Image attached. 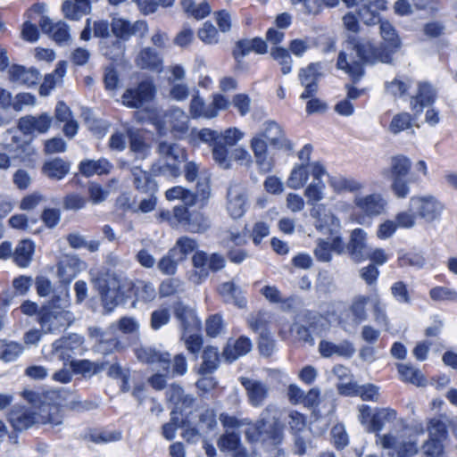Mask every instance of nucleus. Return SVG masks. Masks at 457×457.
I'll return each mask as SVG.
<instances>
[{
  "instance_id": "1",
  "label": "nucleus",
  "mask_w": 457,
  "mask_h": 457,
  "mask_svg": "<svg viewBox=\"0 0 457 457\" xmlns=\"http://www.w3.org/2000/svg\"><path fill=\"white\" fill-rule=\"evenodd\" d=\"M38 410L34 407L15 405L8 415V420L16 431H24L36 424H48L52 428L62 424V414L60 407L65 406L75 411L92 410L96 405L82 402L72 393L65 389H51L44 392L39 397Z\"/></svg>"
},
{
  "instance_id": "2",
  "label": "nucleus",
  "mask_w": 457,
  "mask_h": 457,
  "mask_svg": "<svg viewBox=\"0 0 457 457\" xmlns=\"http://www.w3.org/2000/svg\"><path fill=\"white\" fill-rule=\"evenodd\" d=\"M219 420L227 431L247 426L245 435L246 440L251 443L261 442L278 445L284 437L283 426L279 422L277 409L273 405H268L256 422H251L247 419L238 420L226 413H221Z\"/></svg>"
},
{
  "instance_id": "3",
  "label": "nucleus",
  "mask_w": 457,
  "mask_h": 457,
  "mask_svg": "<svg viewBox=\"0 0 457 457\" xmlns=\"http://www.w3.org/2000/svg\"><path fill=\"white\" fill-rule=\"evenodd\" d=\"M397 412L391 408L378 409L372 415L370 432H376V442L384 449L392 450L399 457H411L418 453V438L409 433L408 428L403 429L397 435L387 433L380 435L386 424L396 420Z\"/></svg>"
},
{
  "instance_id": "4",
  "label": "nucleus",
  "mask_w": 457,
  "mask_h": 457,
  "mask_svg": "<svg viewBox=\"0 0 457 457\" xmlns=\"http://www.w3.org/2000/svg\"><path fill=\"white\" fill-rule=\"evenodd\" d=\"M390 62L389 53H378L370 43H361L352 39L347 41L340 51L337 68L347 74L353 82L359 81L364 75V64Z\"/></svg>"
},
{
  "instance_id": "5",
  "label": "nucleus",
  "mask_w": 457,
  "mask_h": 457,
  "mask_svg": "<svg viewBox=\"0 0 457 457\" xmlns=\"http://www.w3.org/2000/svg\"><path fill=\"white\" fill-rule=\"evenodd\" d=\"M325 188L323 181H312L306 187L304 195L307 198V204L313 206L311 209V216L315 220L316 228L333 234L340 228L339 219L330 212H327L325 205L317 204L324 199Z\"/></svg>"
},
{
  "instance_id": "6",
  "label": "nucleus",
  "mask_w": 457,
  "mask_h": 457,
  "mask_svg": "<svg viewBox=\"0 0 457 457\" xmlns=\"http://www.w3.org/2000/svg\"><path fill=\"white\" fill-rule=\"evenodd\" d=\"M91 281L101 295L104 309L111 312L117 305V300L126 295L125 288L130 281L114 271L105 270L96 274L91 272Z\"/></svg>"
},
{
  "instance_id": "7",
  "label": "nucleus",
  "mask_w": 457,
  "mask_h": 457,
  "mask_svg": "<svg viewBox=\"0 0 457 457\" xmlns=\"http://www.w3.org/2000/svg\"><path fill=\"white\" fill-rule=\"evenodd\" d=\"M112 31L117 38L128 40L132 36L144 37L148 31V25L145 21H137L134 23L122 18H113L112 21ZM104 54L110 59L117 60L124 52V47L119 39L112 42V46H103Z\"/></svg>"
},
{
  "instance_id": "8",
  "label": "nucleus",
  "mask_w": 457,
  "mask_h": 457,
  "mask_svg": "<svg viewBox=\"0 0 457 457\" xmlns=\"http://www.w3.org/2000/svg\"><path fill=\"white\" fill-rule=\"evenodd\" d=\"M161 159L153 164L154 175L177 178L180 175V164L187 160V154L180 145L175 143L161 142L158 145Z\"/></svg>"
},
{
  "instance_id": "9",
  "label": "nucleus",
  "mask_w": 457,
  "mask_h": 457,
  "mask_svg": "<svg viewBox=\"0 0 457 457\" xmlns=\"http://www.w3.org/2000/svg\"><path fill=\"white\" fill-rule=\"evenodd\" d=\"M411 167V160L403 154L391 157L390 167L383 174L391 180V190L397 198H406L410 194L408 175Z\"/></svg>"
},
{
  "instance_id": "10",
  "label": "nucleus",
  "mask_w": 457,
  "mask_h": 457,
  "mask_svg": "<svg viewBox=\"0 0 457 457\" xmlns=\"http://www.w3.org/2000/svg\"><path fill=\"white\" fill-rule=\"evenodd\" d=\"M386 205V200L379 193L361 195L357 192L353 195V207L356 212H353L351 220L359 224H365L368 219L384 213Z\"/></svg>"
},
{
  "instance_id": "11",
  "label": "nucleus",
  "mask_w": 457,
  "mask_h": 457,
  "mask_svg": "<svg viewBox=\"0 0 457 457\" xmlns=\"http://www.w3.org/2000/svg\"><path fill=\"white\" fill-rule=\"evenodd\" d=\"M56 304L54 302L51 305L45 307L40 314V324L46 332L55 333L66 329L74 320V315L66 310L67 301L57 298Z\"/></svg>"
},
{
  "instance_id": "12",
  "label": "nucleus",
  "mask_w": 457,
  "mask_h": 457,
  "mask_svg": "<svg viewBox=\"0 0 457 457\" xmlns=\"http://www.w3.org/2000/svg\"><path fill=\"white\" fill-rule=\"evenodd\" d=\"M149 119L160 133H163L165 129H170L177 135L181 136L188 129V116L180 109H173L165 113L160 111H153Z\"/></svg>"
},
{
  "instance_id": "13",
  "label": "nucleus",
  "mask_w": 457,
  "mask_h": 457,
  "mask_svg": "<svg viewBox=\"0 0 457 457\" xmlns=\"http://www.w3.org/2000/svg\"><path fill=\"white\" fill-rule=\"evenodd\" d=\"M409 207L418 218L426 222H433L441 217L445 205L432 195H413L409 200Z\"/></svg>"
},
{
  "instance_id": "14",
  "label": "nucleus",
  "mask_w": 457,
  "mask_h": 457,
  "mask_svg": "<svg viewBox=\"0 0 457 457\" xmlns=\"http://www.w3.org/2000/svg\"><path fill=\"white\" fill-rule=\"evenodd\" d=\"M84 339L78 334H71L55 340L52 345V354L54 357L63 361L75 364L74 357L83 352Z\"/></svg>"
},
{
  "instance_id": "15",
  "label": "nucleus",
  "mask_w": 457,
  "mask_h": 457,
  "mask_svg": "<svg viewBox=\"0 0 457 457\" xmlns=\"http://www.w3.org/2000/svg\"><path fill=\"white\" fill-rule=\"evenodd\" d=\"M323 64L321 62H312L307 67L299 71L298 78L300 83L304 87L301 94V99L312 97L318 89V80L322 76Z\"/></svg>"
},
{
  "instance_id": "16",
  "label": "nucleus",
  "mask_w": 457,
  "mask_h": 457,
  "mask_svg": "<svg viewBox=\"0 0 457 457\" xmlns=\"http://www.w3.org/2000/svg\"><path fill=\"white\" fill-rule=\"evenodd\" d=\"M155 88L152 82L143 81L136 88H129L122 96L123 104L129 108H140L151 101Z\"/></svg>"
},
{
  "instance_id": "17",
  "label": "nucleus",
  "mask_w": 457,
  "mask_h": 457,
  "mask_svg": "<svg viewBox=\"0 0 457 457\" xmlns=\"http://www.w3.org/2000/svg\"><path fill=\"white\" fill-rule=\"evenodd\" d=\"M247 208V197L243 186L231 185L227 193V210L233 219L241 218Z\"/></svg>"
},
{
  "instance_id": "18",
  "label": "nucleus",
  "mask_w": 457,
  "mask_h": 457,
  "mask_svg": "<svg viewBox=\"0 0 457 457\" xmlns=\"http://www.w3.org/2000/svg\"><path fill=\"white\" fill-rule=\"evenodd\" d=\"M137 358L148 364L156 365L159 370L170 373V354L167 352H160L155 348L147 345H142L135 350Z\"/></svg>"
},
{
  "instance_id": "19",
  "label": "nucleus",
  "mask_w": 457,
  "mask_h": 457,
  "mask_svg": "<svg viewBox=\"0 0 457 457\" xmlns=\"http://www.w3.org/2000/svg\"><path fill=\"white\" fill-rule=\"evenodd\" d=\"M386 8V0H358L357 14L364 24L373 25L380 21L379 12Z\"/></svg>"
},
{
  "instance_id": "20",
  "label": "nucleus",
  "mask_w": 457,
  "mask_h": 457,
  "mask_svg": "<svg viewBox=\"0 0 457 457\" xmlns=\"http://www.w3.org/2000/svg\"><path fill=\"white\" fill-rule=\"evenodd\" d=\"M411 108L416 113H420L426 106L430 105L436 98L434 87L426 82H418L415 91L411 94Z\"/></svg>"
},
{
  "instance_id": "21",
  "label": "nucleus",
  "mask_w": 457,
  "mask_h": 457,
  "mask_svg": "<svg viewBox=\"0 0 457 457\" xmlns=\"http://www.w3.org/2000/svg\"><path fill=\"white\" fill-rule=\"evenodd\" d=\"M38 23L41 30L56 43L65 44L71 40L70 27L66 22L62 21L54 22L48 16L43 15Z\"/></svg>"
},
{
  "instance_id": "22",
  "label": "nucleus",
  "mask_w": 457,
  "mask_h": 457,
  "mask_svg": "<svg viewBox=\"0 0 457 457\" xmlns=\"http://www.w3.org/2000/svg\"><path fill=\"white\" fill-rule=\"evenodd\" d=\"M252 52L258 54H265L267 52L266 42L260 37H253L241 39L236 43L232 54L237 62V68L241 66L244 57Z\"/></svg>"
},
{
  "instance_id": "23",
  "label": "nucleus",
  "mask_w": 457,
  "mask_h": 457,
  "mask_svg": "<svg viewBox=\"0 0 457 457\" xmlns=\"http://www.w3.org/2000/svg\"><path fill=\"white\" fill-rule=\"evenodd\" d=\"M318 349L320 354L324 358L338 356L349 359L355 353V347L349 340H343L339 343L321 340Z\"/></svg>"
},
{
  "instance_id": "24",
  "label": "nucleus",
  "mask_w": 457,
  "mask_h": 457,
  "mask_svg": "<svg viewBox=\"0 0 457 457\" xmlns=\"http://www.w3.org/2000/svg\"><path fill=\"white\" fill-rule=\"evenodd\" d=\"M52 124V118L47 113L39 116L27 115L21 117L18 122L19 129L25 135L34 133L43 134L48 131Z\"/></svg>"
},
{
  "instance_id": "25",
  "label": "nucleus",
  "mask_w": 457,
  "mask_h": 457,
  "mask_svg": "<svg viewBox=\"0 0 457 457\" xmlns=\"http://www.w3.org/2000/svg\"><path fill=\"white\" fill-rule=\"evenodd\" d=\"M258 135L262 136L270 145L278 149H292V145L286 138L281 127L273 120L264 122L262 131Z\"/></svg>"
},
{
  "instance_id": "26",
  "label": "nucleus",
  "mask_w": 457,
  "mask_h": 457,
  "mask_svg": "<svg viewBox=\"0 0 457 457\" xmlns=\"http://www.w3.org/2000/svg\"><path fill=\"white\" fill-rule=\"evenodd\" d=\"M85 262L74 254L62 255L58 262V276L69 284L83 269Z\"/></svg>"
},
{
  "instance_id": "27",
  "label": "nucleus",
  "mask_w": 457,
  "mask_h": 457,
  "mask_svg": "<svg viewBox=\"0 0 457 457\" xmlns=\"http://www.w3.org/2000/svg\"><path fill=\"white\" fill-rule=\"evenodd\" d=\"M240 381L246 391L249 403L253 407L262 406L269 395L268 386L260 380L248 378H241Z\"/></svg>"
},
{
  "instance_id": "28",
  "label": "nucleus",
  "mask_w": 457,
  "mask_h": 457,
  "mask_svg": "<svg viewBox=\"0 0 457 457\" xmlns=\"http://www.w3.org/2000/svg\"><path fill=\"white\" fill-rule=\"evenodd\" d=\"M135 63L142 70L162 72L163 69L162 56L151 47L141 49L135 58Z\"/></svg>"
},
{
  "instance_id": "29",
  "label": "nucleus",
  "mask_w": 457,
  "mask_h": 457,
  "mask_svg": "<svg viewBox=\"0 0 457 457\" xmlns=\"http://www.w3.org/2000/svg\"><path fill=\"white\" fill-rule=\"evenodd\" d=\"M328 185L337 194L349 192L356 194L364 189L365 184L353 177H346L341 174L328 176Z\"/></svg>"
},
{
  "instance_id": "30",
  "label": "nucleus",
  "mask_w": 457,
  "mask_h": 457,
  "mask_svg": "<svg viewBox=\"0 0 457 457\" xmlns=\"http://www.w3.org/2000/svg\"><path fill=\"white\" fill-rule=\"evenodd\" d=\"M9 78L13 83L31 87L39 80L40 74L34 68H26L22 65H12L9 69Z\"/></svg>"
},
{
  "instance_id": "31",
  "label": "nucleus",
  "mask_w": 457,
  "mask_h": 457,
  "mask_svg": "<svg viewBox=\"0 0 457 457\" xmlns=\"http://www.w3.org/2000/svg\"><path fill=\"white\" fill-rule=\"evenodd\" d=\"M128 288L131 289L135 297L132 302V306L134 308L137 306V303H147L153 302L157 295L154 285L152 282L145 280H137L135 283L130 281V287Z\"/></svg>"
},
{
  "instance_id": "32",
  "label": "nucleus",
  "mask_w": 457,
  "mask_h": 457,
  "mask_svg": "<svg viewBox=\"0 0 457 457\" xmlns=\"http://www.w3.org/2000/svg\"><path fill=\"white\" fill-rule=\"evenodd\" d=\"M168 401L174 405V408L180 412H184L193 407L195 398L191 395H186L183 388L172 384L166 391Z\"/></svg>"
},
{
  "instance_id": "33",
  "label": "nucleus",
  "mask_w": 457,
  "mask_h": 457,
  "mask_svg": "<svg viewBox=\"0 0 457 457\" xmlns=\"http://www.w3.org/2000/svg\"><path fill=\"white\" fill-rule=\"evenodd\" d=\"M130 172L133 179V185L137 191L145 194L157 192V183L147 171L143 170L137 165H134Z\"/></svg>"
},
{
  "instance_id": "34",
  "label": "nucleus",
  "mask_w": 457,
  "mask_h": 457,
  "mask_svg": "<svg viewBox=\"0 0 457 457\" xmlns=\"http://www.w3.org/2000/svg\"><path fill=\"white\" fill-rule=\"evenodd\" d=\"M379 30L386 49H378L373 47L378 53H389L390 62L392 61V54L400 46V38L395 27L388 21H380Z\"/></svg>"
},
{
  "instance_id": "35",
  "label": "nucleus",
  "mask_w": 457,
  "mask_h": 457,
  "mask_svg": "<svg viewBox=\"0 0 457 457\" xmlns=\"http://www.w3.org/2000/svg\"><path fill=\"white\" fill-rule=\"evenodd\" d=\"M367 233L362 228H355L352 231L349 242V250L352 258L355 262L365 260V253L369 247L366 245Z\"/></svg>"
},
{
  "instance_id": "36",
  "label": "nucleus",
  "mask_w": 457,
  "mask_h": 457,
  "mask_svg": "<svg viewBox=\"0 0 457 457\" xmlns=\"http://www.w3.org/2000/svg\"><path fill=\"white\" fill-rule=\"evenodd\" d=\"M219 293L227 303H233L239 308L246 306V300L244 296L243 290L234 282H224L219 287Z\"/></svg>"
},
{
  "instance_id": "37",
  "label": "nucleus",
  "mask_w": 457,
  "mask_h": 457,
  "mask_svg": "<svg viewBox=\"0 0 457 457\" xmlns=\"http://www.w3.org/2000/svg\"><path fill=\"white\" fill-rule=\"evenodd\" d=\"M251 148L254 154L256 163L261 171L269 172L271 170L272 164L268 159L267 141L262 136L256 134L251 140Z\"/></svg>"
},
{
  "instance_id": "38",
  "label": "nucleus",
  "mask_w": 457,
  "mask_h": 457,
  "mask_svg": "<svg viewBox=\"0 0 457 457\" xmlns=\"http://www.w3.org/2000/svg\"><path fill=\"white\" fill-rule=\"evenodd\" d=\"M252 349L251 341L245 337H240L235 341L229 340L223 350V357L226 361L232 362L250 352Z\"/></svg>"
},
{
  "instance_id": "39",
  "label": "nucleus",
  "mask_w": 457,
  "mask_h": 457,
  "mask_svg": "<svg viewBox=\"0 0 457 457\" xmlns=\"http://www.w3.org/2000/svg\"><path fill=\"white\" fill-rule=\"evenodd\" d=\"M112 168V163L105 158L98 160H84L79 165V170L85 177H92L94 175L108 174Z\"/></svg>"
},
{
  "instance_id": "40",
  "label": "nucleus",
  "mask_w": 457,
  "mask_h": 457,
  "mask_svg": "<svg viewBox=\"0 0 457 457\" xmlns=\"http://www.w3.org/2000/svg\"><path fill=\"white\" fill-rule=\"evenodd\" d=\"M71 170V163L62 158H54L46 161L43 167L42 172L51 179H62Z\"/></svg>"
},
{
  "instance_id": "41",
  "label": "nucleus",
  "mask_w": 457,
  "mask_h": 457,
  "mask_svg": "<svg viewBox=\"0 0 457 457\" xmlns=\"http://www.w3.org/2000/svg\"><path fill=\"white\" fill-rule=\"evenodd\" d=\"M35 253V244L31 240L24 239L18 243L12 254L13 262L21 268H27Z\"/></svg>"
},
{
  "instance_id": "42",
  "label": "nucleus",
  "mask_w": 457,
  "mask_h": 457,
  "mask_svg": "<svg viewBox=\"0 0 457 457\" xmlns=\"http://www.w3.org/2000/svg\"><path fill=\"white\" fill-rule=\"evenodd\" d=\"M176 318L180 321L183 330H197L200 325L195 312L184 305L182 303H178L174 308Z\"/></svg>"
},
{
  "instance_id": "43",
  "label": "nucleus",
  "mask_w": 457,
  "mask_h": 457,
  "mask_svg": "<svg viewBox=\"0 0 457 457\" xmlns=\"http://www.w3.org/2000/svg\"><path fill=\"white\" fill-rule=\"evenodd\" d=\"M89 0L65 1L62 4V12L70 20L78 21L90 11Z\"/></svg>"
},
{
  "instance_id": "44",
  "label": "nucleus",
  "mask_w": 457,
  "mask_h": 457,
  "mask_svg": "<svg viewBox=\"0 0 457 457\" xmlns=\"http://www.w3.org/2000/svg\"><path fill=\"white\" fill-rule=\"evenodd\" d=\"M209 256L204 252H196L193 256V264L196 269L189 277L195 284L202 283L209 275L207 269Z\"/></svg>"
},
{
  "instance_id": "45",
  "label": "nucleus",
  "mask_w": 457,
  "mask_h": 457,
  "mask_svg": "<svg viewBox=\"0 0 457 457\" xmlns=\"http://www.w3.org/2000/svg\"><path fill=\"white\" fill-rule=\"evenodd\" d=\"M66 73L64 63H58L52 73L46 75L43 83L40 86L39 93L41 96H48L50 92L60 83Z\"/></svg>"
},
{
  "instance_id": "46",
  "label": "nucleus",
  "mask_w": 457,
  "mask_h": 457,
  "mask_svg": "<svg viewBox=\"0 0 457 457\" xmlns=\"http://www.w3.org/2000/svg\"><path fill=\"white\" fill-rule=\"evenodd\" d=\"M370 301V297L365 295H356L353 298L349 312L352 315L353 322L355 325L365 321L368 318L366 306Z\"/></svg>"
},
{
  "instance_id": "47",
  "label": "nucleus",
  "mask_w": 457,
  "mask_h": 457,
  "mask_svg": "<svg viewBox=\"0 0 457 457\" xmlns=\"http://www.w3.org/2000/svg\"><path fill=\"white\" fill-rule=\"evenodd\" d=\"M190 113L193 118L212 119L216 117L215 107L206 104L203 98L195 96L190 103Z\"/></svg>"
},
{
  "instance_id": "48",
  "label": "nucleus",
  "mask_w": 457,
  "mask_h": 457,
  "mask_svg": "<svg viewBox=\"0 0 457 457\" xmlns=\"http://www.w3.org/2000/svg\"><path fill=\"white\" fill-rule=\"evenodd\" d=\"M184 228L192 233H203L210 228V220L203 212L193 211L190 212Z\"/></svg>"
},
{
  "instance_id": "49",
  "label": "nucleus",
  "mask_w": 457,
  "mask_h": 457,
  "mask_svg": "<svg viewBox=\"0 0 457 457\" xmlns=\"http://www.w3.org/2000/svg\"><path fill=\"white\" fill-rule=\"evenodd\" d=\"M414 82L408 78H395L386 86V92L396 97H411Z\"/></svg>"
},
{
  "instance_id": "50",
  "label": "nucleus",
  "mask_w": 457,
  "mask_h": 457,
  "mask_svg": "<svg viewBox=\"0 0 457 457\" xmlns=\"http://www.w3.org/2000/svg\"><path fill=\"white\" fill-rule=\"evenodd\" d=\"M309 179V169L304 163L295 165L287 179V187L293 189L302 188Z\"/></svg>"
},
{
  "instance_id": "51",
  "label": "nucleus",
  "mask_w": 457,
  "mask_h": 457,
  "mask_svg": "<svg viewBox=\"0 0 457 457\" xmlns=\"http://www.w3.org/2000/svg\"><path fill=\"white\" fill-rule=\"evenodd\" d=\"M397 370L402 380L416 386L425 385V378L422 373L412 365L399 363L397 364Z\"/></svg>"
},
{
  "instance_id": "52",
  "label": "nucleus",
  "mask_w": 457,
  "mask_h": 457,
  "mask_svg": "<svg viewBox=\"0 0 457 457\" xmlns=\"http://www.w3.org/2000/svg\"><path fill=\"white\" fill-rule=\"evenodd\" d=\"M23 353L21 344L14 341H0V359L6 362L15 361Z\"/></svg>"
},
{
  "instance_id": "53",
  "label": "nucleus",
  "mask_w": 457,
  "mask_h": 457,
  "mask_svg": "<svg viewBox=\"0 0 457 457\" xmlns=\"http://www.w3.org/2000/svg\"><path fill=\"white\" fill-rule=\"evenodd\" d=\"M270 56L280 65L283 75L289 74L292 71L293 59L287 49L278 46L272 47Z\"/></svg>"
},
{
  "instance_id": "54",
  "label": "nucleus",
  "mask_w": 457,
  "mask_h": 457,
  "mask_svg": "<svg viewBox=\"0 0 457 457\" xmlns=\"http://www.w3.org/2000/svg\"><path fill=\"white\" fill-rule=\"evenodd\" d=\"M129 137L130 141V152H132L135 154L137 159H145L150 153L149 146L145 143V141L139 135L133 133L130 130H129Z\"/></svg>"
},
{
  "instance_id": "55",
  "label": "nucleus",
  "mask_w": 457,
  "mask_h": 457,
  "mask_svg": "<svg viewBox=\"0 0 457 457\" xmlns=\"http://www.w3.org/2000/svg\"><path fill=\"white\" fill-rule=\"evenodd\" d=\"M86 438L95 444H108L120 440V431L90 430Z\"/></svg>"
},
{
  "instance_id": "56",
  "label": "nucleus",
  "mask_w": 457,
  "mask_h": 457,
  "mask_svg": "<svg viewBox=\"0 0 457 457\" xmlns=\"http://www.w3.org/2000/svg\"><path fill=\"white\" fill-rule=\"evenodd\" d=\"M218 363V349L213 346H207L203 353V364L200 369L201 372L212 373L217 369Z\"/></svg>"
},
{
  "instance_id": "57",
  "label": "nucleus",
  "mask_w": 457,
  "mask_h": 457,
  "mask_svg": "<svg viewBox=\"0 0 457 457\" xmlns=\"http://www.w3.org/2000/svg\"><path fill=\"white\" fill-rule=\"evenodd\" d=\"M427 430L428 438L438 439L444 441L447 437V426L441 418H432L428 421Z\"/></svg>"
},
{
  "instance_id": "58",
  "label": "nucleus",
  "mask_w": 457,
  "mask_h": 457,
  "mask_svg": "<svg viewBox=\"0 0 457 457\" xmlns=\"http://www.w3.org/2000/svg\"><path fill=\"white\" fill-rule=\"evenodd\" d=\"M219 132L211 129H202L200 130L193 129L190 134V142L194 145L200 143L211 144L218 143Z\"/></svg>"
},
{
  "instance_id": "59",
  "label": "nucleus",
  "mask_w": 457,
  "mask_h": 457,
  "mask_svg": "<svg viewBox=\"0 0 457 457\" xmlns=\"http://www.w3.org/2000/svg\"><path fill=\"white\" fill-rule=\"evenodd\" d=\"M412 118L408 112H400L395 114L389 124L388 129L394 134L397 135L402 131H404L411 128Z\"/></svg>"
},
{
  "instance_id": "60",
  "label": "nucleus",
  "mask_w": 457,
  "mask_h": 457,
  "mask_svg": "<svg viewBox=\"0 0 457 457\" xmlns=\"http://www.w3.org/2000/svg\"><path fill=\"white\" fill-rule=\"evenodd\" d=\"M178 255L176 249H170L158 262V270L163 275H174L178 268Z\"/></svg>"
},
{
  "instance_id": "61",
  "label": "nucleus",
  "mask_w": 457,
  "mask_h": 457,
  "mask_svg": "<svg viewBox=\"0 0 457 457\" xmlns=\"http://www.w3.org/2000/svg\"><path fill=\"white\" fill-rule=\"evenodd\" d=\"M372 313L374 321L386 330L389 329V320L386 312V305L376 296L372 301Z\"/></svg>"
},
{
  "instance_id": "62",
  "label": "nucleus",
  "mask_w": 457,
  "mask_h": 457,
  "mask_svg": "<svg viewBox=\"0 0 457 457\" xmlns=\"http://www.w3.org/2000/svg\"><path fill=\"white\" fill-rule=\"evenodd\" d=\"M165 195L170 201L180 199L186 205L191 206L195 204L194 194L180 186H176L168 189Z\"/></svg>"
},
{
  "instance_id": "63",
  "label": "nucleus",
  "mask_w": 457,
  "mask_h": 457,
  "mask_svg": "<svg viewBox=\"0 0 457 457\" xmlns=\"http://www.w3.org/2000/svg\"><path fill=\"white\" fill-rule=\"evenodd\" d=\"M198 246L197 242L189 237H181L172 249H176L178 260H183L187 254L194 252Z\"/></svg>"
},
{
  "instance_id": "64",
  "label": "nucleus",
  "mask_w": 457,
  "mask_h": 457,
  "mask_svg": "<svg viewBox=\"0 0 457 457\" xmlns=\"http://www.w3.org/2000/svg\"><path fill=\"white\" fill-rule=\"evenodd\" d=\"M426 457H445L442 440L428 438L422 445Z\"/></svg>"
}]
</instances>
